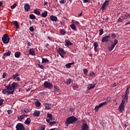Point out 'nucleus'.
Instances as JSON below:
<instances>
[{"mask_svg":"<svg viewBox=\"0 0 130 130\" xmlns=\"http://www.w3.org/2000/svg\"><path fill=\"white\" fill-rule=\"evenodd\" d=\"M6 88L2 90L3 94H4V95H6L7 93H8V95H12V94H14L15 89L13 88L11 84H8Z\"/></svg>","mask_w":130,"mask_h":130,"instance_id":"nucleus-1","label":"nucleus"},{"mask_svg":"<svg viewBox=\"0 0 130 130\" xmlns=\"http://www.w3.org/2000/svg\"><path fill=\"white\" fill-rule=\"evenodd\" d=\"M76 121H78V118L75 116H72L67 118L66 121V126H69L70 124H73V123H75Z\"/></svg>","mask_w":130,"mask_h":130,"instance_id":"nucleus-2","label":"nucleus"},{"mask_svg":"<svg viewBox=\"0 0 130 130\" xmlns=\"http://www.w3.org/2000/svg\"><path fill=\"white\" fill-rule=\"evenodd\" d=\"M10 36L8 34H4L2 37V41L4 44H8L10 42Z\"/></svg>","mask_w":130,"mask_h":130,"instance_id":"nucleus-3","label":"nucleus"},{"mask_svg":"<svg viewBox=\"0 0 130 130\" xmlns=\"http://www.w3.org/2000/svg\"><path fill=\"white\" fill-rule=\"evenodd\" d=\"M57 52L59 53L62 58H64V56H63V55L66 54V51L63 50V48L59 47L57 49Z\"/></svg>","mask_w":130,"mask_h":130,"instance_id":"nucleus-4","label":"nucleus"},{"mask_svg":"<svg viewBox=\"0 0 130 130\" xmlns=\"http://www.w3.org/2000/svg\"><path fill=\"white\" fill-rule=\"evenodd\" d=\"M107 104V102H105L104 103H100L99 105L96 106L94 108V110H95V112H98V110L100 109L102 107H103V106H105Z\"/></svg>","mask_w":130,"mask_h":130,"instance_id":"nucleus-5","label":"nucleus"},{"mask_svg":"<svg viewBox=\"0 0 130 130\" xmlns=\"http://www.w3.org/2000/svg\"><path fill=\"white\" fill-rule=\"evenodd\" d=\"M43 87H45V89H51V88L53 87V85L47 81H45L43 84Z\"/></svg>","mask_w":130,"mask_h":130,"instance_id":"nucleus-6","label":"nucleus"},{"mask_svg":"<svg viewBox=\"0 0 130 130\" xmlns=\"http://www.w3.org/2000/svg\"><path fill=\"white\" fill-rule=\"evenodd\" d=\"M15 128L16 130H25V126L21 123H17Z\"/></svg>","mask_w":130,"mask_h":130,"instance_id":"nucleus-7","label":"nucleus"},{"mask_svg":"<svg viewBox=\"0 0 130 130\" xmlns=\"http://www.w3.org/2000/svg\"><path fill=\"white\" fill-rule=\"evenodd\" d=\"M109 40H110V34H109L108 36H106L105 37H103L102 38V42L103 43H104V42L107 43V42H109Z\"/></svg>","mask_w":130,"mask_h":130,"instance_id":"nucleus-8","label":"nucleus"},{"mask_svg":"<svg viewBox=\"0 0 130 130\" xmlns=\"http://www.w3.org/2000/svg\"><path fill=\"white\" fill-rule=\"evenodd\" d=\"M124 103L123 102H121L120 105L118 107V110L120 112H123L124 110Z\"/></svg>","mask_w":130,"mask_h":130,"instance_id":"nucleus-9","label":"nucleus"},{"mask_svg":"<svg viewBox=\"0 0 130 130\" xmlns=\"http://www.w3.org/2000/svg\"><path fill=\"white\" fill-rule=\"evenodd\" d=\"M108 5H109V1L106 0L102 6L101 10H106Z\"/></svg>","mask_w":130,"mask_h":130,"instance_id":"nucleus-10","label":"nucleus"},{"mask_svg":"<svg viewBox=\"0 0 130 130\" xmlns=\"http://www.w3.org/2000/svg\"><path fill=\"white\" fill-rule=\"evenodd\" d=\"M19 77H20V74H16L15 75H14L12 76V79L13 80H16V81L19 82V81H21V79Z\"/></svg>","mask_w":130,"mask_h":130,"instance_id":"nucleus-11","label":"nucleus"},{"mask_svg":"<svg viewBox=\"0 0 130 130\" xmlns=\"http://www.w3.org/2000/svg\"><path fill=\"white\" fill-rule=\"evenodd\" d=\"M81 130H89V125L87 123H84L81 126Z\"/></svg>","mask_w":130,"mask_h":130,"instance_id":"nucleus-12","label":"nucleus"},{"mask_svg":"<svg viewBox=\"0 0 130 130\" xmlns=\"http://www.w3.org/2000/svg\"><path fill=\"white\" fill-rule=\"evenodd\" d=\"M44 106L45 107L46 110H49V109H51V104H44Z\"/></svg>","mask_w":130,"mask_h":130,"instance_id":"nucleus-13","label":"nucleus"},{"mask_svg":"<svg viewBox=\"0 0 130 130\" xmlns=\"http://www.w3.org/2000/svg\"><path fill=\"white\" fill-rule=\"evenodd\" d=\"M24 9L25 10V12H29V10H30V5H29V4L26 3L24 5Z\"/></svg>","mask_w":130,"mask_h":130,"instance_id":"nucleus-14","label":"nucleus"},{"mask_svg":"<svg viewBox=\"0 0 130 130\" xmlns=\"http://www.w3.org/2000/svg\"><path fill=\"white\" fill-rule=\"evenodd\" d=\"M65 46H70V45H74V44L71 43V42L68 40H65Z\"/></svg>","mask_w":130,"mask_h":130,"instance_id":"nucleus-15","label":"nucleus"},{"mask_svg":"<svg viewBox=\"0 0 130 130\" xmlns=\"http://www.w3.org/2000/svg\"><path fill=\"white\" fill-rule=\"evenodd\" d=\"M50 19L52 22H56L57 21V17L54 15H51Z\"/></svg>","mask_w":130,"mask_h":130,"instance_id":"nucleus-16","label":"nucleus"},{"mask_svg":"<svg viewBox=\"0 0 130 130\" xmlns=\"http://www.w3.org/2000/svg\"><path fill=\"white\" fill-rule=\"evenodd\" d=\"M11 86L13 89H14L15 91L16 88H18L20 85H19V84L16 82H13Z\"/></svg>","mask_w":130,"mask_h":130,"instance_id":"nucleus-17","label":"nucleus"},{"mask_svg":"<svg viewBox=\"0 0 130 130\" xmlns=\"http://www.w3.org/2000/svg\"><path fill=\"white\" fill-rule=\"evenodd\" d=\"M40 111L35 110L33 113V116L38 117L40 116Z\"/></svg>","mask_w":130,"mask_h":130,"instance_id":"nucleus-18","label":"nucleus"},{"mask_svg":"<svg viewBox=\"0 0 130 130\" xmlns=\"http://www.w3.org/2000/svg\"><path fill=\"white\" fill-rule=\"evenodd\" d=\"M72 82L73 80L72 79L68 78L66 80V81H64V84H66L67 85H71Z\"/></svg>","mask_w":130,"mask_h":130,"instance_id":"nucleus-19","label":"nucleus"},{"mask_svg":"<svg viewBox=\"0 0 130 130\" xmlns=\"http://www.w3.org/2000/svg\"><path fill=\"white\" fill-rule=\"evenodd\" d=\"M122 102H123V103H127V102H128V96H123V99L122 100Z\"/></svg>","mask_w":130,"mask_h":130,"instance_id":"nucleus-20","label":"nucleus"},{"mask_svg":"<svg viewBox=\"0 0 130 130\" xmlns=\"http://www.w3.org/2000/svg\"><path fill=\"white\" fill-rule=\"evenodd\" d=\"M121 18L124 19V20H126V19H128V18H130V14L128 13H126V14L124 15L123 16H122Z\"/></svg>","mask_w":130,"mask_h":130,"instance_id":"nucleus-21","label":"nucleus"},{"mask_svg":"<svg viewBox=\"0 0 130 130\" xmlns=\"http://www.w3.org/2000/svg\"><path fill=\"white\" fill-rule=\"evenodd\" d=\"M96 84H90L88 85V86L87 87L88 90H91V89H93V88H95V86Z\"/></svg>","mask_w":130,"mask_h":130,"instance_id":"nucleus-22","label":"nucleus"},{"mask_svg":"<svg viewBox=\"0 0 130 130\" xmlns=\"http://www.w3.org/2000/svg\"><path fill=\"white\" fill-rule=\"evenodd\" d=\"M47 14H48V12L47 11H45L41 15V17L42 18H46L47 17Z\"/></svg>","mask_w":130,"mask_h":130,"instance_id":"nucleus-23","label":"nucleus"},{"mask_svg":"<svg viewBox=\"0 0 130 130\" xmlns=\"http://www.w3.org/2000/svg\"><path fill=\"white\" fill-rule=\"evenodd\" d=\"M46 121L47 122H48V123H49V125H50V126H52L53 124H55V123H56V121L50 122V121H49V119H46Z\"/></svg>","mask_w":130,"mask_h":130,"instance_id":"nucleus-24","label":"nucleus"},{"mask_svg":"<svg viewBox=\"0 0 130 130\" xmlns=\"http://www.w3.org/2000/svg\"><path fill=\"white\" fill-rule=\"evenodd\" d=\"M13 24L17 28V29H19L20 26H19V24L18 23V21H13Z\"/></svg>","mask_w":130,"mask_h":130,"instance_id":"nucleus-25","label":"nucleus"},{"mask_svg":"<svg viewBox=\"0 0 130 130\" xmlns=\"http://www.w3.org/2000/svg\"><path fill=\"white\" fill-rule=\"evenodd\" d=\"M29 54H30V55H32L34 56V55H35V51H34V50L33 49H29Z\"/></svg>","mask_w":130,"mask_h":130,"instance_id":"nucleus-26","label":"nucleus"},{"mask_svg":"<svg viewBox=\"0 0 130 130\" xmlns=\"http://www.w3.org/2000/svg\"><path fill=\"white\" fill-rule=\"evenodd\" d=\"M93 46L94 47L95 51H98V49H97V47H98L99 45H98V43H97V42H95L93 43Z\"/></svg>","mask_w":130,"mask_h":130,"instance_id":"nucleus-27","label":"nucleus"},{"mask_svg":"<svg viewBox=\"0 0 130 130\" xmlns=\"http://www.w3.org/2000/svg\"><path fill=\"white\" fill-rule=\"evenodd\" d=\"M15 57H16V58H18V57H20L21 56V52L18 51V52H16L15 53Z\"/></svg>","mask_w":130,"mask_h":130,"instance_id":"nucleus-28","label":"nucleus"},{"mask_svg":"<svg viewBox=\"0 0 130 130\" xmlns=\"http://www.w3.org/2000/svg\"><path fill=\"white\" fill-rule=\"evenodd\" d=\"M71 28L72 29V30H74V31H77V27H76V25H75V24L72 23L70 25Z\"/></svg>","mask_w":130,"mask_h":130,"instance_id":"nucleus-29","label":"nucleus"},{"mask_svg":"<svg viewBox=\"0 0 130 130\" xmlns=\"http://www.w3.org/2000/svg\"><path fill=\"white\" fill-rule=\"evenodd\" d=\"M31 122V119L28 118L24 122L25 124L29 125Z\"/></svg>","mask_w":130,"mask_h":130,"instance_id":"nucleus-30","label":"nucleus"},{"mask_svg":"<svg viewBox=\"0 0 130 130\" xmlns=\"http://www.w3.org/2000/svg\"><path fill=\"white\" fill-rule=\"evenodd\" d=\"M17 118L19 121H22L23 120V118H25V116H23V115H20V116H18Z\"/></svg>","mask_w":130,"mask_h":130,"instance_id":"nucleus-31","label":"nucleus"},{"mask_svg":"<svg viewBox=\"0 0 130 130\" xmlns=\"http://www.w3.org/2000/svg\"><path fill=\"white\" fill-rule=\"evenodd\" d=\"M46 62H49V60L47 58H42V63H46Z\"/></svg>","mask_w":130,"mask_h":130,"instance_id":"nucleus-32","label":"nucleus"},{"mask_svg":"<svg viewBox=\"0 0 130 130\" xmlns=\"http://www.w3.org/2000/svg\"><path fill=\"white\" fill-rule=\"evenodd\" d=\"M29 19H30V20H35V19H36V16H35V15H34V14H30L29 15Z\"/></svg>","mask_w":130,"mask_h":130,"instance_id":"nucleus-33","label":"nucleus"},{"mask_svg":"<svg viewBox=\"0 0 130 130\" xmlns=\"http://www.w3.org/2000/svg\"><path fill=\"white\" fill-rule=\"evenodd\" d=\"M34 14H36V15H37L38 16L40 15L41 12L40 11H39V10L38 9H36L34 11Z\"/></svg>","mask_w":130,"mask_h":130,"instance_id":"nucleus-34","label":"nucleus"},{"mask_svg":"<svg viewBox=\"0 0 130 130\" xmlns=\"http://www.w3.org/2000/svg\"><path fill=\"white\" fill-rule=\"evenodd\" d=\"M60 33L61 34V35H66L67 32L66 31V30L64 29H60Z\"/></svg>","mask_w":130,"mask_h":130,"instance_id":"nucleus-35","label":"nucleus"},{"mask_svg":"<svg viewBox=\"0 0 130 130\" xmlns=\"http://www.w3.org/2000/svg\"><path fill=\"white\" fill-rule=\"evenodd\" d=\"M54 91L55 93H57V92H59V89L57 87V86H54Z\"/></svg>","mask_w":130,"mask_h":130,"instance_id":"nucleus-36","label":"nucleus"},{"mask_svg":"<svg viewBox=\"0 0 130 130\" xmlns=\"http://www.w3.org/2000/svg\"><path fill=\"white\" fill-rule=\"evenodd\" d=\"M11 53H12V52H11V51L8 50V52H6L4 54V56H10V55H11Z\"/></svg>","mask_w":130,"mask_h":130,"instance_id":"nucleus-37","label":"nucleus"},{"mask_svg":"<svg viewBox=\"0 0 130 130\" xmlns=\"http://www.w3.org/2000/svg\"><path fill=\"white\" fill-rule=\"evenodd\" d=\"M29 109L25 108L22 111V112L23 113H29Z\"/></svg>","mask_w":130,"mask_h":130,"instance_id":"nucleus-38","label":"nucleus"},{"mask_svg":"<svg viewBox=\"0 0 130 130\" xmlns=\"http://www.w3.org/2000/svg\"><path fill=\"white\" fill-rule=\"evenodd\" d=\"M40 105H41V103H40L39 101H37L35 102V106L37 107H40Z\"/></svg>","mask_w":130,"mask_h":130,"instance_id":"nucleus-39","label":"nucleus"},{"mask_svg":"<svg viewBox=\"0 0 130 130\" xmlns=\"http://www.w3.org/2000/svg\"><path fill=\"white\" fill-rule=\"evenodd\" d=\"M114 47H115V45H114V44H112L110 47L109 48V50L111 51V50H112L113 49V48H114Z\"/></svg>","mask_w":130,"mask_h":130,"instance_id":"nucleus-40","label":"nucleus"},{"mask_svg":"<svg viewBox=\"0 0 130 130\" xmlns=\"http://www.w3.org/2000/svg\"><path fill=\"white\" fill-rule=\"evenodd\" d=\"M72 22L73 23V24H75V25H77V26H80V22L77 21H74V20H73Z\"/></svg>","mask_w":130,"mask_h":130,"instance_id":"nucleus-41","label":"nucleus"},{"mask_svg":"<svg viewBox=\"0 0 130 130\" xmlns=\"http://www.w3.org/2000/svg\"><path fill=\"white\" fill-rule=\"evenodd\" d=\"M123 21V19L120 16L119 17L118 20H117V23H121Z\"/></svg>","mask_w":130,"mask_h":130,"instance_id":"nucleus-42","label":"nucleus"},{"mask_svg":"<svg viewBox=\"0 0 130 130\" xmlns=\"http://www.w3.org/2000/svg\"><path fill=\"white\" fill-rule=\"evenodd\" d=\"M125 93L127 94H129V86H127L126 87V89Z\"/></svg>","mask_w":130,"mask_h":130,"instance_id":"nucleus-43","label":"nucleus"},{"mask_svg":"<svg viewBox=\"0 0 130 130\" xmlns=\"http://www.w3.org/2000/svg\"><path fill=\"white\" fill-rule=\"evenodd\" d=\"M99 35H100V36H101V35H102V34H103V33H104V30H103V29H100L99 30Z\"/></svg>","mask_w":130,"mask_h":130,"instance_id":"nucleus-44","label":"nucleus"},{"mask_svg":"<svg viewBox=\"0 0 130 130\" xmlns=\"http://www.w3.org/2000/svg\"><path fill=\"white\" fill-rule=\"evenodd\" d=\"M16 7H17V4L14 3L12 6H11L10 7L11 9H12V10H14V9H15V8H16Z\"/></svg>","mask_w":130,"mask_h":130,"instance_id":"nucleus-45","label":"nucleus"},{"mask_svg":"<svg viewBox=\"0 0 130 130\" xmlns=\"http://www.w3.org/2000/svg\"><path fill=\"white\" fill-rule=\"evenodd\" d=\"M5 101V100L2 99L0 98V106H2L4 104V102Z\"/></svg>","mask_w":130,"mask_h":130,"instance_id":"nucleus-46","label":"nucleus"},{"mask_svg":"<svg viewBox=\"0 0 130 130\" xmlns=\"http://www.w3.org/2000/svg\"><path fill=\"white\" fill-rule=\"evenodd\" d=\"M53 116L52 114L48 113L47 115V118H51Z\"/></svg>","mask_w":130,"mask_h":130,"instance_id":"nucleus-47","label":"nucleus"},{"mask_svg":"<svg viewBox=\"0 0 130 130\" xmlns=\"http://www.w3.org/2000/svg\"><path fill=\"white\" fill-rule=\"evenodd\" d=\"M38 66L40 68V69H41L42 70H43L44 69V66L42 64H38Z\"/></svg>","mask_w":130,"mask_h":130,"instance_id":"nucleus-48","label":"nucleus"},{"mask_svg":"<svg viewBox=\"0 0 130 130\" xmlns=\"http://www.w3.org/2000/svg\"><path fill=\"white\" fill-rule=\"evenodd\" d=\"M78 88H79V87L78 86V85L75 84L73 86V88L74 90H77L78 89Z\"/></svg>","mask_w":130,"mask_h":130,"instance_id":"nucleus-49","label":"nucleus"},{"mask_svg":"<svg viewBox=\"0 0 130 130\" xmlns=\"http://www.w3.org/2000/svg\"><path fill=\"white\" fill-rule=\"evenodd\" d=\"M83 73H84V74H85V75H87V74H88V70L86 69H83Z\"/></svg>","mask_w":130,"mask_h":130,"instance_id":"nucleus-50","label":"nucleus"},{"mask_svg":"<svg viewBox=\"0 0 130 130\" xmlns=\"http://www.w3.org/2000/svg\"><path fill=\"white\" fill-rule=\"evenodd\" d=\"M117 43H118V41L116 39H115L114 41V43L113 44H114L115 46L116 45V44H117Z\"/></svg>","mask_w":130,"mask_h":130,"instance_id":"nucleus-51","label":"nucleus"},{"mask_svg":"<svg viewBox=\"0 0 130 130\" xmlns=\"http://www.w3.org/2000/svg\"><path fill=\"white\" fill-rule=\"evenodd\" d=\"M111 36L112 38L114 39L115 37H116V35L115 34H111Z\"/></svg>","mask_w":130,"mask_h":130,"instance_id":"nucleus-52","label":"nucleus"},{"mask_svg":"<svg viewBox=\"0 0 130 130\" xmlns=\"http://www.w3.org/2000/svg\"><path fill=\"white\" fill-rule=\"evenodd\" d=\"M29 30L30 31V32H34V28L33 27V26H30L29 27Z\"/></svg>","mask_w":130,"mask_h":130,"instance_id":"nucleus-53","label":"nucleus"},{"mask_svg":"<svg viewBox=\"0 0 130 130\" xmlns=\"http://www.w3.org/2000/svg\"><path fill=\"white\" fill-rule=\"evenodd\" d=\"M92 76H93V77L95 78V73H94L93 72L90 73L89 74L90 77H92Z\"/></svg>","mask_w":130,"mask_h":130,"instance_id":"nucleus-54","label":"nucleus"},{"mask_svg":"<svg viewBox=\"0 0 130 130\" xmlns=\"http://www.w3.org/2000/svg\"><path fill=\"white\" fill-rule=\"evenodd\" d=\"M6 77H7V73L4 72L3 74L2 78H3V79H5V78H6Z\"/></svg>","mask_w":130,"mask_h":130,"instance_id":"nucleus-55","label":"nucleus"},{"mask_svg":"<svg viewBox=\"0 0 130 130\" xmlns=\"http://www.w3.org/2000/svg\"><path fill=\"white\" fill-rule=\"evenodd\" d=\"M71 65L70 63H67V64H66V68H67L68 69H70V68H71Z\"/></svg>","mask_w":130,"mask_h":130,"instance_id":"nucleus-56","label":"nucleus"},{"mask_svg":"<svg viewBox=\"0 0 130 130\" xmlns=\"http://www.w3.org/2000/svg\"><path fill=\"white\" fill-rule=\"evenodd\" d=\"M7 112L8 114H12V113H13V111L12 110H8Z\"/></svg>","mask_w":130,"mask_h":130,"instance_id":"nucleus-57","label":"nucleus"},{"mask_svg":"<svg viewBox=\"0 0 130 130\" xmlns=\"http://www.w3.org/2000/svg\"><path fill=\"white\" fill-rule=\"evenodd\" d=\"M26 43H27V46H28V47H30V46H31V42L27 41Z\"/></svg>","mask_w":130,"mask_h":130,"instance_id":"nucleus-58","label":"nucleus"},{"mask_svg":"<svg viewBox=\"0 0 130 130\" xmlns=\"http://www.w3.org/2000/svg\"><path fill=\"white\" fill-rule=\"evenodd\" d=\"M66 2H67L66 0H60V4H65Z\"/></svg>","mask_w":130,"mask_h":130,"instance_id":"nucleus-59","label":"nucleus"},{"mask_svg":"<svg viewBox=\"0 0 130 130\" xmlns=\"http://www.w3.org/2000/svg\"><path fill=\"white\" fill-rule=\"evenodd\" d=\"M84 4H87V3H89L90 2V0H82Z\"/></svg>","mask_w":130,"mask_h":130,"instance_id":"nucleus-60","label":"nucleus"},{"mask_svg":"<svg viewBox=\"0 0 130 130\" xmlns=\"http://www.w3.org/2000/svg\"><path fill=\"white\" fill-rule=\"evenodd\" d=\"M48 39H49V40H50V41H52L53 39L50 36H48L47 37Z\"/></svg>","mask_w":130,"mask_h":130,"instance_id":"nucleus-61","label":"nucleus"},{"mask_svg":"<svg viewBox=\"0 0 130 130\" xmlns=\"http://www.w3.org/2000/svg\"><path fill=\"white\" fill-rule=\"evenodd\" d=\"M49 120V121H52V120H54V119H55L53 117H51V118H49V119H47Z\"/></svg>","mask_w":130,"mask_h":130,"instance_id":"nucleus-62","label":"nucleus"},{"mask_svg":"<svg viewBox=\"0 0 130 130\" xmlns=\"http://www.w3.org/2000/svg\"><path fill=\"white\" fill-rule=\"evenodd\" d=\"M40 130H45V126H42L41 127Z\"/></svg>","mask_w":130,"mask_h":130,"instance_id":"nucleus-63","label":"nucleus"},{"mask_svg":"<svg viewBox=\"0 0 130 130\" xmlns=\"http://www.w3.org/2000/svg\"><path fill=\"white\" fill-rule=\"evenodd\" d=\"M116 86H117V84H116V83H114V84H113L112 85V87H116Z\"/></svg>","mask_w":130,"mask_h":130,"instance_id":"nucleus-64","label":"nucleus"}]
</instances>
